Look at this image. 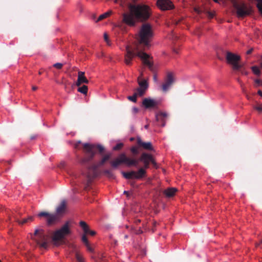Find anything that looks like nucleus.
Masks as SVG:
<instances>
[{"label":"nucleus","instance_id":"1","mask_svg":"<svg viewBox=\"0 0 262 262\" xmlns=\"http://www.w3.org/2000/svg\"><path fill=\"white\" fill-rule=\"evenodd\" d=\"M153 35V29L149 24L145 23L141 26L139 32V43L134 48L129 46L126 47L125 62L126 64H130L132 59L135 56H137L141 59L144 64L147 66L150 70H152V62L150 60L149 55L141 51L140 46L143 45V49L148 48Z\"/></svg>","mask_w":262,"mask_h":262},{"label":"nucleus","instance_id":"2","mask_svg":"<svg viewBox=\"0 0 262 262\" xmlns=\"http://www.w3.org/2000/svg\"><path fill=\"white\" fill-rule=\"evenodd\" d=\"M129 12L123 14V21L127 25L134 26L138 21H144L150 17L151 9L147 5L130 4Z\"/></svg>","mask_w":262,"mask_h":262},{"label":"nucleus","instance_id":"3","mask_svg":"<svg viewBox=\"0 0 262 262\" xmlns=\"http://www.w3.org/2000/svg\"><path fill=\"white\" fill-rule=\"evenodd\" d=\"M70 233L69 223L67 222L61 228L54 232L52 237L54 244L57 246L60 245Z\"/></svg>","mask_w":262,"mask_h":262},{"label":"nucleus","instance_id":"4","mask_svg":"<svg viewBox=\"0 0 262 262\" xmlns=\"http://www.w3.org/2000/svg\"><path fill=\"white\" fill-rule=\"evenodd\" d=\"M34 239L41 248H47L48 245L49 235L45 232L43 228H37L34 233L32 235Z\"/></svg>","mask_w":262,"mask_h":262},{"label":"nucleus","instance_id":"5","mask_svg":"<svg viewBox=\"0 0 262 262\" xmlns=\"http://www.w3.org/2000/svg\"><path fill=\"white\" fill-rule=\"evenodd\" d=\"M98 148L100 152L103 150V147L101 145L90 144L89 143L83 144V150L85 153V157L83 159L84 162H88L92 160L96 152V149Z\"/></svg>","mask_w":262,"mask_h":262},{"label":"nucleus","instance_id":"6","mask_svg":"<svg viewBox=\"0 0 262 262\" xmlns=\"http://www.w3.org/2000/svg\"><path fill=\"white\" fill-rule=\"evenodd\" d=\"M122 163H125L128 166H136L138 164V161L127 157L124 154H120L116 159L111 162L113 167L116 168Z\"/></svg>","mask_w":262,"mask_h":262},{"label":"nucleus","instance_id":"7","mask_svg":"<svg viewBox=\"0 0 262 262\" xmlns=\"http://www.w3.org/2000/svg\"><path fill=\"white\" fill-rule=\"evenodd\" d=\"M226 59L227 62L232 66V68L234 70H238L243 67L242 64L238 63V61L241 59V57L238 55L231 52H227Z\"/></svg>","mask_w":262,"mask_h":262},{"label":"nucleus","instance_id":"8","mask_svg":"<svg viewBox=\"0 0 262 262\" xmlns=\"http://www.w3.org/2000/svg\"><path fill=\"white\" fill-rule=\"evenodd\" d=\"M233 7L236 10V14L238 17H242L250 14L251 8L244 3H237Z\"/></svg>","mask_w":262,"mask_h":262},{"label":"nucleus","instance_id":"9","mask_svg":"<svg viewBox=\"0 0 262 262\" xmlns=\"http://www.w3.org/2000/svg\"><path fill=\"white\" fill-rule=\"evenodd\" d=\"M140 161L144 163L145 168H148L150 163H151L154 166L157 165L156 162L150 154L143 153L141 156Z\"/></svg>","mask_w":262,"mask_h":262},{"label":"nucleus","instance_id":"10","mask_svg":"<svg viewBox=\"0 0 262 262\" xmlns=\"http://www.w3.org/2000/svg\"><path fill=\"white\" fill-rule=\"evenodd\" d=\"M157 5L162 10H170L173 8V5L170 0H157Z\"/></svg>","mask_w":262,"mask_h":262},{"label":"nucleus","instance_id":"11","mask_svg":"<svg viewBox=\"0 0 262 262\" xmlns=\"http://www.w3.org/2000/svg\"><path fill=\"white\" fill-rule=\"evenodd\" d=\"M173 82L174 78L172 73L171 72L167 73L165 81L162 85L163 91L166 92L170 88Z\"/></svg>","mask_w":262,"mask_h":262},{"label":"nucleus","instance_id":"12","mask_svg":"<svg viewBox=\"0 0 262 262\" xmlns=\"http://www.w3.org/2000/svg\"><path fill=\"white\" fill-rule=\"evenodd\" d=\"M142 104L146 108L154 107L157 105V102L150 98H145L142 101Z\"/></svg>","mask_w":262,"mask_h":262},{"label":"nucleus","instance_id":"13","mask_svg":"<svg viewBox=\"0 0 262 262\" xmlns=\"http://www.w3.org/2000/svg\"><path fill=\"white\" fill-rule=\"evenodd\" d=\"M60 218V217L56 213H50L47 220V223L49 225L55 224L59 221Z\"/></svg>","mask_w":262,"mask_h":262},{"label":"nucleus","instance_id":"14","mask_svg":"<svg viewBox=\"0 0 262 262\" xmlns=\"http://www.w3.org/2000/svg\"><path fill=\"white\" fill-rule=\"evenodd\" d=\"M66 202L62 201L60 205L57 207L56 213L60 217V216L64 213L66 210Z\"/></svg>","mask_w":262,"mask_h":262},{"label":"nucleus","instance_id":"15","mask_svg":"<svg viewBox=\"0 0 262 262\" xmlns=\"http://www.w3.org/2000/svg\"><path fill=\"white\" fill-rule=\"evenodd\" d=\"M83 83H88V80L85 77L84 72H79L78 73V79L76 82V85L77 86H79Z\"/></svg>","mask_w":262,"mask_h":262},{"label":"nucleus","instance_id":"16","mask_svg":"<svg viewBox=\"0 0 262 262\" xmlns=\"http://www.w3.org/2000/svg\"><path fill=\"white\" fill-rule=\"evenodd\" d=\"M142 76L143 73H141L140 75L138 78V84L140 88H142L147 90L148 86L147 80L145 79L140 80V79L142 78Z\"/></svg>","mask_w":262,"mask_h":262},{"label":"nucleus","instance_id":"17","mask_svg":"<svg viewBox=\"0 0 262 262\" xmlns=\"http://www.w3.org/2000/svg\"><path fill=\"white\" fill-rule=\"evenodd\" d=\"M177 191V189L176 188H169L165 190L164 193L167 197H171L175 194Z\"/></svg>","mask_w":262,"mask_h":262},{"label":"nucleus","instance_id":"18","mask_svg":"<svg viewBox=\"0 0 262 262\" xmlns=\"http://www.w3.org/2000/svg\"><path fill=\"white\" fill-rule=\"evenodd\" d=\"M110 157H111V155L110 154L106 155L104 156L100 161H99L98 163H97L96 164L94 165V166H93L94 169H95L97 168L98 167L103 165L104 163L107 160L109 159Z\"/></svg>","mask_w":262,"mask_h":262},{"label":"nucleus","instance_id":"19","mask_svg":"<svg viewBox=\"0 0 262 262\" xmlns=\"http://www.w3.org/2000/svg\"><path fill=\"white\" fill-rule=\"evenodd\" d=\"M145 173H146V171L143 168H140L138 171H135V179H141L142 178H143L144 176Z\"/></svg>","mask_w":262,"mask_h":262},{"label":"nucleus","instance_id":"20","mask_svg":"<svg viewBox=\"0 0 262 262\" xmlns=\"http://www.w3.org/2000/svg\"><path fill=\"white\" fill-rule=\"evenodd\" d=\"M79 225L82 229L84 234H88L90 229L87 224L84 221H80L79 223Z\"/></svg>","mask_w":262,"mask_h":262},{"label":"nucleus","instance_id":"21","mask_svg":"<svg viewBox=\"0 0 262 262\" xmlns=\"http://www.w3.org/2000/svg\"><path fill=\"white\" fill-rule=\"evenodd\" d=\"M122 174L124 177L127 179H135V171H132L128 172H122Z\"/></svg>","mask_w":262,"mask_h":262},{"label":"nucleus","instance_id":"22","mask_svg":"<svg viewBox=\"0 0 262 262\" xmlns=\"http://www.w3.org/2000/svg\"><path fill=\"white\" fill-rule=\"evenodd\" d=\"M167 117V114L166 113H160L156 115V120L158 121L162 120L163 122H164V119L166 118Z\"/></svg>","mask_w":262,"mask_h":262},{"label":"nucleus","instance_id":"23","mask_svg":"<svg viewBox=\"0 0 262 262\" xmlns=\"http://www.w3.org/2000/svg\"><path fill=\"white\" fill-rule=\"evenodd\" d=\"M111 13H112V11H107V12L100 15L99 16V17L98 18L97 21L101 20L103 19L104 18L107 17L111 14Z\"/></svg>","mask_w":262,"mask_h":262},{"label":"nucleus","instance_id":"24","mask_svg":"<svg viewBox=\"0 0 262 262\" xmlns=\"http://www.w3.org/2000/svg\"><path fill=\"white\" fill-rule=\"evenodd\" d=\"M33 217L30 216L27 218H25L23 219L21 221H17L19 224H24L25 223H28L29 222H31L33 220Z\"/></svg>","mask_w":262,"mask_h":262},{"label":"nucleus","instance_id":"25","mask_svg":"<svg viewBox=\"0 0 262 262\" xmlns=\"http://www.w3.org/2000/svg\"><path fill=\"white\" fill-rule=\"evenodd\" d=\"M75 257L77 262H85L83 257L79 252H77L76 253Z\"/></svg>","mask_w":262,"mask_h":262},{"label":"nucleus","instance_id":"26","mask_svg":"<svg viewBox=\"0 0 262 262\" xmlns=\"http://www.w3.org/2000/svg\"><path fill=\"white\" fill-rule=\"evenodd\" d=\"M78 91L81 93L83 94H86L88 92V87L87 86L84 85L78 89Z\"/></svg>","mask_w":262,"mask_h":262},{"label":"nucleus","instance_id":"27","mask_svg":"<svg viewBox=\"0 0 262 262\" xmlns=\"http://www.w3.org/2000/svg\"><path fill=\"white\" fill-rule=\"evenodd\" d=\"M142 146L145 149H148V150L152 149L151 143L150 142H144V143L143 144V145Z\"/></svg>","mask_w":262,"mask_h":262},{"label":"nucleus","instance_id":"28","mask_svg":"<svg viewBox=\"0 0 262 262\" xmlns=\"http://www.w3.org/2000/svg\"><path fill=\"white\" fill-rule=\"evenodd\" d=\"M146 89L139 87L137 89V92L136 93L137 94V96H142L145 92Z\"/></svg>","mask_w":262,"mask_h":262},{"label":"nucleus","instance_id":"29","mask_svg":"<svg viewBox=\"0 0 262 262\" xmlns=\"http://www.w3.org/2000/svg\"><path fill=\"white\" fill-rule=\"evenodd\" d=\"M50 213L47 212L42 211L39 212L37 215L38 217H45L46 219V221L48 220Z\"/></svg>","mask_w":262,"mask_h":262},{"label":"nucleus","instance_id":"30","mask_svg":"<svg viewBox=\"0 0 262 262\" xmlns=\"http://www.w3.org/2000/svg\"><path fill=\"white\" fill-rule=\"evenodd\" d=\"M105 174L110 178H114L115 177L113 172L110 170H106L104 171Z\"/></svg>","mask_w":262,"mask_h":262},{"label":"nucleus","instance_id":"31","mask_svg":"<svg viewBox=\"0 0 262 262\" xmlns=\"http://www.w3.org/2000/svg\"><path fill=\"white\" fill-rule=\"evenodd\" d=\"M137 94L134 93V94L133 96H128L127 99L131 101L136 102L137 101Z\"/></svg>","mask_w":262,"mask_h":262},{"label":"nucleus","instance_id":"32","mask_svg":"<svg viewBox=\"0 0 262 262\" xmlns=\"http://www.w3.org/2000/svg\"><path fill=\"white\" fill-rule=\"evenodd\" d=\"M257 1V7L259 11L262 14V0H256Z\"/></svg>","mask_w":262,"mask_h":262},{"label":"nucleus","instance_id":"33","mask_svg":"<svg viewBox=\"0 0 262 262\" xmlns=\"http://www.w3.org/2000/svg\"><path fill=\"white\" fill-rule=\"evenodd\" d=\"M252 70L253 71V72L256 74V75H259L260 74V70L259 69V68L257 67H253L252 68Z\"/></svg>","mask_w":262,"mask_h":262},{"label":"nucleus","instance_id":"34","mask_svg":"<svg viewBox=\"0 0 262 262\" xmlns=\"http://www.w3.org/2000/svg\"><path fill=\"white\" fill-rule=\"evenodd\" d=\"M254 108L259 113H262V104H259L256 106H254Z\"/></svg>","mask_w":262,"mask_h":262},{"label":"nucleus","instance_id":"35","mask_svg":"<svg viewBox=\"0 0 262 262\" xmlns=\"http://www.w3.org/2000/svg\"><path fill=\"white\" fill-rule=\"evenodd\" d=\"M123 143H118L116 146H115L114 147H113V150H119L120 149V148H122V147L123 146Z\"/></svg>","mask_w":262,"mask_h":262},{"label":"nucleus","instance_id":"36","mask_svg":"<svg viewBox=\"0 0 262 262\" xmlns=\"http://www.w3.org/2000/svg\"><path fill=\"white\" fill-rule=\"evenodd\" d=\"M104 40L106 41V43L107 44V45L108 46H111V42L108 39V37L106 33H104Z\"/></svg>","mask_w":262,"mask_h":262},{"label":"nucleus","instance_id":"37","mask_svg":"<svg viewBox=\"0 0 262 262\" xmlns=\"http://www.w3.org/2000/svg\"><path fill=\"white\" fill-rule=\"evenodd\" d=\"M86 234H83L82 236V241L85 244V245H88L89 243L88 242V240L86 237Z\"/></svg>","mask_w":262,"mask_h":262},{"label":"nucleus","instance_id":"38","mask_svg":"<svg viewBox=\"0 0 262 262\" xmlns=\"http://www.w3.org/2000/svg\"><path fill=\"white\" fill-rule=\"evenodd\" d=\"M53 66L58 69H60L62 67V64L61 63H56Z\"/></svg>","mask_w":262,"mask_h":262},{"label":"nucleus","instance_id":"39","mask_svg":"<svg viewBox=\"0 0 262 262\" xmlns=\"http://www.w3.org/2000/svg\"><path fill=\"white\" fill-rule=\"evenodd\" d=\"M85 246L86 247L87 249L89 251H90L91 252H93L94 251V249H93L92 247H91L89 243L88 245H86Z\"/></svg>","mask_w":262,"mask_h":262},{"label":"nucleus","instance_id":"40","mask_svg":"<svg viewBox=\"0 0 262 262\" xmlns=\"http://www.w3.org/2000/svg\"><path fill=\"white\" fill-rule=\"evenodd\" d=\"M130 150L131 151L134 153V154H137L138 151V149L137 147H133L131 148L130 149Z\"/></svg>","mask_w":262,"mask_h":262},{"label":"nucleus","instance_id":"41","mask_svg":"<svg viewBox=\"0 0 262 262\" xmlns=\"http://www.w3.org/2000/svg\"><path fill=\"white\" fill-rule=\"evenodd\" d=\"M207 15H208V17H209L210 18H212L213 17V16L214 15V12H207Z\"/></svg>","mask_w":262,"mask_h":262},{"label":"nucleus","instance_id":"42","mask_svg":"<svg viewBox=\"0 0 262 262\" xmlns=\"http://www.w3.org/2000/svg\"><path fill=\"white\" fill-rule=\"evenodd\" d=\"M137 143L139 145L142 146L144 142H143L142 140L139 138L137 139Z\"/></svg>","mask_w":262,"mask_h":262},{"label":"nucleus","instance_id":"43","mask_svg":"<svg viewBox=\"0 0 262 262\" xmlns=\"http://www.w3.org/2000/svg\"><path fill=\"white\" fill-rule=\"evenodd\" d=\"M153 79H154V81L155 83H158V78H157V76L156 74H155L154 75V77H153Z\"/></svg>","mask_w":262,"mask_h":262},{"label":"nucleus","instance_id":"44","mask_svg":"<svg viewBox=\"0 0 262 262\" xmlns=\"http://www.w3.org/2000/svg\"><path fill=\"white\" fill-rule=\"evenodd\" d=\"M194 10L198 14H200L201 13V10L198 8H195L194 9Z\"/></svg>","mask_w":262,"mask_h":262},{"label":"nucleus","instance_id":"45","mask_svg":"<svg viewBox=\"0 0 262 262\" xmlns=\"http://www.w3.org/2000/svg\"><path fill=\"white\" fill-rule=\"evenodd\" d=\"M133 112L134 113L136 114L138 112V109L137 107H133Z\"/></svg>","mask_w":262,"mask_h":262},{"label":"nucleus","instance_id":"46","mask_svg":"<svg viewBox=\"0 0 262 262\" xmlns=\"http://www.w3.org/2000/svg\"><path fill=\"white\" fill-rule=\"evenodd\" d=\"M89 234L91 235H94L96 234V232L94 231H91L90 230Z\"/></svg>","mask_w":262,"mask_h":262},{"label":"nucleus","instance_id":"47","mask_svg":"<svg viewBox=\"0 0 262 262\" xmlns=\"http://www.w3.org/2000/svg\"><path fill=\"white\" fill-rule=\"evenodd\" d=\"M241 73L243 75H247V74H248V72L244 70H241Z\"/></svg>","mask_w":262,"mask_h":262},{"label":"nucleus","instance_id":"48","mask_svg":"<svg viewBox=\"0 0 262 262\" xmlns=\"http://www.w3.org/2000/svg\"><path fill=\"white\" fill-rule=\"evenodd\" d=\"M232 4L233 6H234V4H236L237 3L236 0H229Z\"/></svg>","mask_w":262,"mask_h":262},{"label":"nucleus","instance_id":"49","mask_svg":"<svg viewBox=\"0 0 262 262\" xmlns=\"http://www.w3.org/2000/svg\"><path fill=\"white\" fill-rule=\"evenodd\" d=\"M252 51H253V49H251L249 50L248 51H247V54H251L252 53Z\"/></svg>","mask_w":262,"mask_h":262},{"label":"nucleus","instance_id":"50","mask_svg":"<svg viewBox=\"0 0 262 262\" xmlns=\"http://www.w3.org/2000/svg\"><path fill=\"white\" fill-rule=\"evenodd\" d=\"M257 93L259 95H260L262 97V91L260 90H258Z\"/></svg>","mask_w":262,"mask_h":262},{"label":"nucleus","instance_id":"51","mask_svg":"<svg viewBox=\"0 0 262 262\" xmlns=\"http://www.w3.org/2000/svg\"><path fill=\"white\" fill-rule=\"evenodd\" d=\"M255 82L259 84L260 83V81L258 79H256L255 80Z\"/></svg>","mask_w":262,"mask_h":262},{"label":"nucleus","instance_id":"52","mask_svg":"<svg viewBox=\"0 0 262 262\" xmlns=\"http://www.w3.org/2000/svg\"><path fill=\"white\" fill-rule=\"evenodd\" d=\"M36 89H37V87H36V86H33V87H32V90H33L35 91V90H36Z\"/></svg>","mask_w":262,"mask_h":262},{"label":"nucleus","instance_id":"53","mask_svg":"<svg viewBox=\"0 0 262 262\" xmlns=\"http://www.w3.org/2000/svg\"><path fill=\"white\" fill-rule=\"evenodd\" d=\"M124 193L126 194H127V195H128V191H124Z\"/></svg>","mask_w":262,"mask_h":262},{"label":"nucleus","instance_id":"54","mask_svg":"<svg viewBox=\"0 0 262 262\" xmlns=\"http://www.w3.org/2000/svg\"><path fill=\"white\" fill-rule=\"evenodd\" d=\"M260 66L262 68V56H261V62H260Z\"/></svg>","mask_w":262,"mask_h":262},{"label":"nucleus","instance_id":"55","mask_svg":"<svg viewBox=\"0 0 262 262\" xmlns=\"http://www.w3.org/2000/svg\"><path fill=\"white\" fill-rule=\"evenodd\" d=\"M216 3H218L219 2V0H213Z\"/></svg>","mask_w":262,"mask_h":262},{"label":"nucleus","instance_id":"56","mask_svg":"<svg viewBox=\"0 0 262 262\" xmlns=\"http://www.w3.org/2000/svg\"><path fill=\"white\" fill-rule=\"evenodd\" d=\"M145 128H148V125H145Z\"/></svg>","mask_w":262,"mask_h":262},{"label":"nucleus","instance_id":"57","mask_svg":"<svg viewBox=\"0 0 262 262\" xmlns=\"http://www.w3.org/2000/svg\"><path fill=\"white\" fill-rule=\"evenodd\" d=\"M163 126H164L165 125V123L164 122L162 125Z\"/></svg>","mask_w":262,"mask_h":262},{"label":"nucleus","instance_id":"58","mask_svg":"<svg viewBox=\"0 0 262 262\" xmlns=\"http://www.w3.org/2000/svg\"><path fill=\"white\" fill-rule=\"evenodd\" d=\"M125 238H127V235H125Z\"/></svg>","mask_w":262,"mask_h":262},{"label":"nucleus","instance_id":"59","mask_svg":"<svg viewBox=\"0 0 262 262\" xmlns=\"http://www.w3.org/2000/svg\"><path fill=\"white\" fill-rule=\"evenodd\" d=\"M261 243H262V239H261Z\"/></svg>","mask_w":262,"mask_h":262}]
</instances>
